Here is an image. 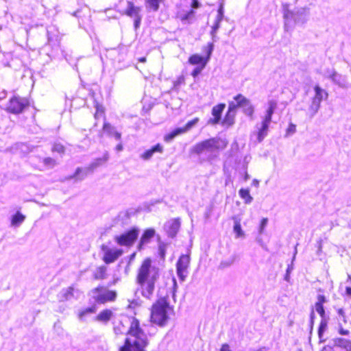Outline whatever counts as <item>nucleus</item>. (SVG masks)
<instances>
[{"instance_id": "f257e3e1", "label": "nucleus", "mask_w": 351, "mask_h": 351, "mask_svg": "<svg viewBox=\"0 0 351 351\" xmlns=\"http://www.w3.org/2000/svg\"><path fill=\"white\" fill-rule=\"evenodd\" d=\"M160 277L159 267L151 257L144 258L136 270L135 282L141 295L151 299Z\"/></svg>"}, {"instance_id": "f03ea898", "label": "nucleus", "mask_w": 351, "mask_h": 351, "mask_svg": "<svg viewBox=\"0 0 351 351\" xmlns=\"http://www.w3.org/2000/svg\"><path fill=\"white\" fill-rule=\"evenodd\" d=\"M125 334L124 343L119 347L118 351H146L149 341L138 319L132 317Z\"/></svg>"}, {"instance_id": "7ed1b4c3", "label": "nucleus", "mask_w": 351, "mask_h": 351, "mask_svg": "<svg viewBox=\"0 0 351 351\" xmlns=\"http://www.w3.org/2000/svg\"><path fill=\"white\" fill-rule=\"evenodd\" d=\"M233 99L234 101L228 103V110L221 121V125L226 128H230L234 124L237 110L239 108L243 109L245 114L251 119L253 118L254 108L248 99L242 94H237Z\"/></svg>"}, {"instance_id": "20e7f679", "label": "nucleus", "mask_w": 351, "mask_h": 351, "mask_svg": "<svg viewBox=\"0 0 351 351\" xmlns=\"http://www.w3.org/2000/svg\"><path fill=\"white\" fill-rule=\"evenodd\" d=\"M167 296L158 298L150 308L149 322L160 327L165 326L169 319V312L172 311Z\"/></svg>"}, {"instance_id": "39448f33", "label": "nucleus", "mask_w": 351, "mask_h": 351, "mask_svg": "<svg viewBox=\"0 0 351 351\" xmlns=\"http://www.w3.org/2000/svg\"><path fill=\"white\" fill-rule=\"evenodd\" d=\"M228 142L220 137H212L195 143L191 149V154L200 155L206 152L221 151L226 149Z\"/></svg>"}, {"instance_id": "423d86ee", "label": "nucleus", "mask_w": 351, "mask_h": 351, "mask_svg": "<svg viewBox=\"0 0 351 351\" xmlns=\"http://www.w3.org/2000/svg\"><path fill=\"white\" fill-rule=\"evenodd\" d=\"M92 298L97 304L114 302L117 298L116 290L109 289L104 285H99L90 291Z\"/></svg>"}, {"instance_id": "0eeeda50", "label": "nucleus", "mask_w": 351, "mask_h": 351, "mask_svg": "<svg viewBox=\"0 0 351 351\" xmlns=\"http://www.w3.org/2000/svg\"><path fill=\"white\" fill-rule=\"evenodd\" d=\"M30 105L27 97L13 95L11 97L5 107V110L10 114H19L23 113Z\"/></svg>"}, {"instance_id": "6e6552de", "label": "nucleus", "mask_w": 351, "mask_h": 351, "mask_svg": "<svg viewBox=\"0 0 351 351\" xmlns=\"http://www.w3.org/2000/svg\"><path fill=\"white\" fill-rule=\"evenodd\" d=\"M214 45L212 43H208L203 47L204 55L200 56L197 53H194L189 57L188 62L196 66L205 67L209 61L212 52L213 51Z\"/></svg>"}, {"instance_id": "1a4fd4ad", "label": "nucleus", "mask_w": 351, "mask_h": 351, "mask_svg": "<svg viewBox=\"0 0 351 351\" xmlns=\"http://www.w3.org/2000/svg\"><path fill=\"white\" fill-rule=\"evenodd\" d=\"M139 234V229L132 227L123 233L114 237V241L120 246L131 247L134 245Z\"/></svg>"}, {"instance_id": "9d476101", "label": "nucleus", "mask_w": 351, "mask_h": 351, "mask_svg": "<svg viewBox=\"0 0 351 351\" xmlns=\"http://www.w3.org/2000/svg\"><path fill=\"white\" fill-rule=\"evenodd\" d=\"M103 252L102 261L106 264H110L115 262L123 254L121 248H110L106 245H101L100 247Z\"/></svg>"}, {"instance_id": "9b49d317", "label": "nucleus", "mask_w": 351, "mask_h": 351, "mask_svg": "<svg viewBox=\"0 0 351 351\" xmlns=\"http://www.w3.org/2000/svg\"><path fill=\"white\" fill-rule=\"evenodd\" d=\"M190 265V256L188 254L181 255L176 263V271L178 277L181 280H184L187 269Z\"/></svg>"}, {"instance_id": "f8f14e48", "label": "nucleus", "mask_w": 351, "mask_h": 351, "mask_svg": "<svg viewBox=\"0 0 351 351\" xmlns=\"http://www.w3.org/2000/svg\"><path fill=\"white\" fill-rule=\"evenodd\" d=\"M108 159V154H105L103 157H101L100 158H97L95 164L91 167H89L85 169H83L80 167L77 168L73 177L77 180L84 179L86 176H87L88 173H90V171H93L94 167H95L97 165H104V163H106L107 162Z\"/></svg>"}, {"instance_id": "ddd939ff", "label": "nucleus", "mask_w": 351, "mask_h": 351, "mask_svg": "<svg viewBox=\"0 0 351 351\" xmlns=\"http://www.w3.org/2000/svg\"><path fill=\"white\" fill-rule=\"evenodd\" d=\"M156 234V230L149 228L145 229L141 234L139 242L137 245V249L141 251L144 249L145 246L149 243Z\"/></svg>"}, {"instance_id": "4468645a", "label": "nucleus", "mask_w": 351, "mask_h": 351, "mask_svg": "<svg viewBox=\"0 0 351 351\" xmlns=\"http://www.w3.org/2000/svg\"><path fill=\"white\" fill-rule=\"evenodd\" d=\"M226 108L224 103H220L214 106L211 110L213 118L208 120V123L211 125H217L221 121V114Z\"/></svg>"}, {"instance_id": "2eb2a0df", "label": "nucleus", "mask_w": 351, "mask_h": 351, "mask_svg": "<svg viewBox=\"0 0 351 351\" xmlns=\"http://www.w3.org/2000/svg\"><path fill=\"white\" fill-rule=\"evenodd\" d=\"M180 228V220L179 218L171 219L167 226V232L171 237H174L178 232Z\"/></svg>"}, {"instance_id": "dca6fc26", "label": "nucleus", "mask_w": 351, "mask_h": 351, "mask_svg": "<svg viewBox=\"0 0 351 351\" xmlns=\"http://www.w3.org/2000/svg\"><path fill=\"white\" fill-rule=\"evenodd\" d=\"M113 317V312L110 308H105L101 311L95 317L97 322L107 324Z\"/></svg>"}, {"instance_id": "f3484780", "label": "nucleus", "mask_w": 351, "mask_h": 351, "mask_svg": "<svg viewBox=\"0 0 351 351\" xmlns=\"http://www.w3.org/2000/svg\"><path fill=\"white\" fill-rule=\"evenodd\" d=\"M162 152H163L162 145H161L160 143H157L156 145H155L150 149L144 152L141 154V157L142 159L147 160L150 159L155 152L162 153Z\"/></svg>"}, {"instance_id": "a211bd4d", "label": "nucleus", "mask_w": 351, "mask_h": 351, "mask_svg": "<svg viewBox=\"0 0 351 351\" xmlns=\"http://www.w3.org/2000/svg\"><path fill=\"white\" fill-rule=\"evenodd\" d=\"M102 131L109 136H114L117 140H119L121 138V134L116 131L114 127L108 122H104Z\"/></svg>"}, {"instance_id": "6ab92c4d", "label": "nucleus", "mask_w": 351, "mask_h": 351, "mask_svg": "<svg viewBox=\"0 0 351 351\" xmlns=\"http://www.w3.org/2000/svg\"><path fill=\"white\" fill-rule=\"evenodd\" d=\"M107 271V267L105 265L97 267L93 274V278L95 280H104L106 279L108 277Z\"/></svg>"}, {"instance_id": "aec40b11", "label": "nucleus", "mask_w": 351, "mask_h": 351, "mask_svg": "<svg viewBox=\"0 0 351 351\" xmlns=\"http://www.w3.org/2000/svg\"><path fill=\"white\" fill-rule=\"evenodd\" d=\"M317 301L315 304L316 311L319 313L322 318H325V310L324 304L326 302V297L324 295H318Z\"/></svg>"}, {"instance_id": "412c9836", "label": "nucleus", "mask_w": 351, "mask_h": 351, "mask_svg": "<svg viewBox=\"0 0 351 351\" xmlns=\"http://www.w3.org/2000/svg\"><path fill=\"white\" fill-rule=\"evenodd\" d=\"M270 122L263 120L261 123V127L257 132V141L261 143L265 138L267 134L269 125Z\"/></svg>"}, {"instance_id": "4be33fe9", "label": "nucleus", "mask_w": 351, "mask_h": 351, "mask_svg": "<svg viewBox=\"0 0 351 351\" xmlns=\"http://www.w3.org/2000/svg\"><path fill=\"white\" fill-rule=\"evenodd\" d=\"M139 12L140 8L135 6L133 2L128 1V7L125 10V14L127 16L136 18L141 16Z\"/></svg>"}, {"instance_id": "5701e85b", "label": "nucleus", "mask_w": 351, "mask_h": 351, "mask_svg": "<svg viewBox=\"0 0 351 351\" xmlns=\"http://www.w3.org/2000/svg\"><path fill=\"white\" fill-rule=\"evenodd\" d=\"M315 95L313 98L316 99V100L322 102V100L326 99L328 97V92L322 88L319 85H315L314 86Z\"/></svg>"}, {"instance_id": "b1692460", "label": "nucleus", "mask_w": 351, "mask_h": 351, "mask_svg": "<svg viewBox=\"0 0 351 351\" xmlns=\"http://www.w3.org/2000/svg\"><path fill=\"white\" fill-rule=\"evenodd\" d=\"M334 344L336 347L351 351V341L343 338H337L334 340Z\"/></svg>"}, {"instance_id": "393cba45", "label": "nucleus", "mask_w": 351, "mask_h": 351, "mask_svg": "<svg viewBox=\"0 0 351 351\" xmlns=\"http://www.w3.org/2000/svg\"><path fill=\"white\" fill-rule=\"evenodd\" d=\"M268 108L266 112V114L263 119V120L269 121L271 123L272 115L274 112V110H276L277 107V102L274 100H271L268 103Z\"/></svg>"}, {"instance_id": "a878e982", "label": "nucleus", "mask_w": 351, "mask_h": 351, "mask_svg": "<svg viewBox=\"0 0 351 351\" xmlns=\"http://www.w3.org/2000/svg\"><path fill=\"white\" fill-rule=\"evenodd\" d=\"M165 1V0H145V3L147 9L157 12L160 8V5Z\"/></svg>"}, {"instance_id": "bb28decb", "label": "nucleus", "mask_w": 351, "mask_h": 351, "mask_svg": "<svg viewBox=\"0 0 351 351\" xmlns=\"http://www.w3.org/2000/svg\"><path fill=\"white\" fill-rule=\"evenodd\" d=\"M232 219L234 220V227L233 230L236 234L237 238H241L245 237V233L242 230L241 224L240 219L237 218V217H233Z\"/></svg>"}, {"instance_id": "cd10ccee", "label": "nucleus", "mask_w": 351, "mask_h": 351, "mask_svg": "<svg viewBox=\"0 0 351 351\" xmlns=\"http://www.w3.org/2000/svg\"><path fill=\"white\" fill-rule=\"evenodd\" d=\"M184 133H185V132H184V130H183L182 127L176 128V129L173 130L171 132H170L169 133L165 135L164 141L166 142H169L172 139H173L176 136L182 134H184Z\"/></svg>"}, {"instance_id": "c85d7f7f", "label": "nucleus", "mask_w": 351, "mask_h": 351, "mask_svg": "<svg viewBox=\"0 0 351 351\" xmlns=\"http://www.w3.org/2000/svg\"><path fill=\"white\" fill-rule=\"evenodd\" d=\"M321 106V102L316 100V99L312 98L311 103L308 108V113L310 116L315 115L319 110Z\"/></svg>"}, {"instance_id": "c756f323", "label": "nucleus", "mask_w": 351, "mask_h": 351, "mask_svg": "<svg viewBox=\"0 0 351 351\" xmlns=\"http://www.w3.org/2000/svg\"><path fill=\"white\" fill-rule=\"evenodd\" d=\"M51 150L53 153L64 155L66 152V147L62 143L55 142L53 143Z\"/></svg>"}, {"instance_id": "7c9ffc66", "label": "nucleus", "mask_w": 351, "mask_h": 351, "mask_svg": "<svg viewBox=\"0 0 351 351\" xmlns=\"http://www.w3.org/2000/svg\"><path fill=\"white\" fill-rule=\"evenodd\" d=\"M25 219V216L21 212L17 211L11 219V224L14 226H17L21 224Z\"/></svg>"}, {"instance_id": "2f4dec72", "label": "nucleus", "mask_w": 351, "mask_h": 351, "mask_svg": "<svg viewBox=\"0 0 351 351\" xmlns=\"http://www.w3.org/2000/svg\"><path fill=\"white\" fill-rule=\"evenodd\" d=\"M239 194L241 198H242L245 204H250L252 202L253 198L250 195V190L248 189H241L239 191Z\"/></svg>"}, {"instance_id": "473e14b6", "label": "nucleus", "mask_w": 351, "mask_h": 351, "mask_svg": "<svg viewBox=\"0 0 351 351\" xmlns=\"http://www.w3.org/2000/svg\"><path fill=\"white\" fill-rule=\"evenodd\" d=\"M95 108L96 109V111L94 114L95 119H98L100 117H104V119H106L104 107L98 102H96L95 104Z\"/></svg>"}, {"instance_id": "72a5a7b5", "label": "nucleus", "mask_w": 351, "mask_h": 351, "mask_svg": "<svg viewBox=\"0 0 351 351\" xmlns=\"http://www.w3.org/2000/svg\"><path fill=\"white\" fill-rule=\"evenodd\" d=\"M199 119L198 117H195L193 119L189 121L184 126H182L185 133L191 130L195 125L199 123Z\"/></svg>"}, {"instance_id": "f704fd0d", "label": "nucleus", "mask_w": 351, "mask_h": 351, "mask_svg": "<svg viewBox=\"0 0 351 351\" xmlns=\"http://www.w3.org/2000/svg\"><path fill=\"white\" fill-rule=\"evenodd\" d=\"M295 14L291 10H286L284 12V19L287 21L291 20H293L294 21H295L296 20L295 19Z\"/></svg>"}, {"instance_id": "c9c22d12", "label": "nucleus", "mask_w": 351, "mask_h": 351, "mask_svg": "<svg viewBox=\"0 0 351 351\" xmlns=\"http://www.w3.org/2000/svg\"><path fill=\"white\" fill-rule=\"evenodd\" d=\"M195 14V12L193 9H191L189 12H187L185 14L181 16L180 17V19L182 21H188L189 19H191Z\"/></svg>"}, {"instance_id": "e433bc0d", "label": "nucleus", "mask_w": 351, "mask_h": 351, "mask_svg": "<svg viewBox=\"0 0 351 351\" xmlns=\"http://www.w3.org/2000/svg\"><path fill=\"white\" fill-rule=\"evenodd\" d=\"M326 326H327V322H326L325 318H322V319L319 324V328H318V335H319V337H322L324 331L326 328Z\"/></svg>"}, {"instance_id": "4c0bfd02", "label": "nucleus", "mask_w": 351, "mask_h": 351, "mask_svg": "<svg viewBox=\"0 0 351 351\" xmlns=\"http://www.w3.org/2000/svg\"><path fill=\"white\" fill-rule=\"evenodd\" d=\"M296 131V125L293 123H289L286 130V136L294 134Z\"/></svg>"}, {"instance_id": "58836bf2", "label": "nucleus", "mask_w": 351, "mask_h": 351, "mask_svg": "<svg viewBox=\"0 0 351 351\" xmlns=\"http://www.w3.org/2000/svg\"><path fill=\"white\" fill-rule=\"evenodd\" d=\"M43 163L47 166L53 167L56 165V160L51 157H47L44 158Z\"/></svg>"}, {"instance_id": "ea45409f", "label": "nucleus", "mask_w": 351, "mask_h": 351, "mask_svg": "<svg viewBox=\"0 0 351 351\" xmlns=\"http://www.w3.org/2000/svg\"><path fill=\"white\" fill-rule=\"evenodd\" d=\"M75 289L73 287L71 286L68 287L64 293L65 297L67 298L69 297H73L74 294Z\"/></svg>"}, {"instance_id": "a19ab883", "label": "nucleus", "mask_w": 351, "mask_h": 351, "mask_svg": "<svg viewBox=\"0 0 351 351\" xmlns=\"http://www.w3.org/2000/svg\"><path fill=\"white\" fill-rule=\"evenodd\" d=\"M267 218H263L261 221V223H260V230H259V232L261 233H262L265 228V226H267Z\"/></svg>"}, {"instance_id": "79ce46f5", "label": "nucleus", "mask_w": 351, "mask_h": 351, "mask_svg": "<svg viewBox=\"0 0 351 351\" xmlns=\"http://www.w3.org/2000/svg\"><path fill=\"white\" fill-rule=\"evenodd\" d=\"M205 67L196 66V68L191 73L192 76L196 77L197 75H199L201 73L202 70Z\"/></svg>"}, {"instance_id": "37998d69", "label": "nucleus", "mask_w": 351, "mask_h": 351, "mask_svg": "<svg viewBox=\"0 0 351 351\" xmlns=\"http://www.w3.org/2000/svg\"><path fill=\"white\" fill-rule=\"evenodd\" d=\"M165 247H166V245L164 243L159 245L160 254L161 255L162 257H164L165 255V252H166Z\"/></svg>"}, {"instance_id": "c03bdc74", "label": "nucleus", "mask_w": 351, "mask_h": 351, "mask_svg": "<svg viewBox=\"0 0 351 351\" xmlns=\"http://www.w3.org/2000/svg\"><path fill=\"white\" fill-rule=\"evenodd\" d=\"M141 21V16L134 18V26L135 29H138L140 26Z\"/></svg>"}, {"instance_id": "a18cd8bd", "label": "nucleus", "mask_w": 351, "mask_h": 351, "mask_svg": "<svg viewBox=\"0 0 351 351\" xmlns=\"http://www.w3.org/2000/svg\"><path fill=\"white\" fill-rule=\"evenodd\" d=\"M338 314L339 315H340L341 317H343V320L345 323L347 322V319H346V315H345V311L343 308H339L338 310Z\"/></svg>"}, {"instance_id": "49530a36", "label": "nucleus", "mask_w": 351, "mask_h": 351, "mask_svg": "<svg viewBox=\"0 0 351 351\" xmlns=\"http://www.w3.org/2000/svg\"><path fill=\"white\" fill-rule=\"evenodd\" d=\"M114 332H115V336H114V337L113 339V341H114V343L117 345L119 343V337L118 333L117 332V328H114Z\"/></svg>"}, {"instance_id": "de8ad7c7", "label": "nucleus", "mask_w": 351, "mask_h": 351, "mask_svg": "<svg viewBox=\"0 0 351 351\" xmlns=\"http://www.w3.org/2000/svg\"><path fill=\"white\" fill-rule=\"evenodd\" d=\"M199 7V3L197 0H192L191 2V8H198Z\"/></svg>"}, {"instance_id": "09e8293b", "label": "nucleus", "mask_w": 351, "mask_h": 351, "mask_svg": "<svg viewBox=\"0 0 351 351\" xmlns=\"http://www.w3.org/2000/svg\"><path fill=\"white\" fill-rule=\"evenodd\" d=\"M95 311H96V309H95V306H90V307H88V308H85V312H87V314L88 313H93L95 312Z\"/></svg>"}, {"instance_id": "8fccbe9b", "label": "nucleus", "mask_w": 351, "mask_h": 351, "mask_svg": "<svg viewBox=\"0 0 351 351\" xmlns=\"http://www.w3.org/2000/svg\"><path fill=\"white\" fill-rule=\"evenodd\" d=\"M220 351H231V350L230 349V346L228 344L224 343L221 346Z\"/></svg>"}, {"instance_id": "3c124183", "label": "nucleus", "mask_w": 351, "mask_h": 351, "mask_svg": "<svg viewBox=\"0 0 351 351\" xmlns=\"http://www.w3.org/2000/svg\"><path fill=\"white\" fill-rule=\"evenodd\" d=\"M339 333L342 335H348L349 334V331L348 330H346V329H343V328H341L339 330Z\"/></svg>"}, {"instance_id": "603ef678", "label": "nucleus", "mask_w": 351, "mask_h": 351, "mask_svg": "<svg viewBox=\"0 0 351 351\" xmlns=\"http://www.w3.org/2000/svg\"><path fill=\"white\" fill-rule=\"evenodd\" d=\"M218 12H219V21H221V20L222 19V17H223V8L222 7L219 8V10H218Z\"/></svg>"}, {"instance_id": "864d4df0", "label": "nucleus", "mask_w": 351, "mask_h": 351, "mask_svg": "<svg viewBox=\"0 0 351 351\" xmlns=\"http://www.w3.org/2000/svg\"><path fill=\"white\" fill-rule=\"evenodd\" d=\"M331 347L328 346H324L320 351H331Z\"/></svg>"}, {"instance_id": "5fc2aeb1", "label": "nucleus", "mask_w": 351, "mask_h": 351, "mask_svg": "<svg viewBox=\"0 0 351 351\" xmlns=\"http://www.w3.org/2000/svg\"><path fill=\"white\" fill-rule=\"evenodd\" d=\"M116 149L117 151H119V152L122 151L123 150V145L121 143L117 145Z\"/></svg>"}, {"instance_id": "6e6d98bb", "label": "nucleus", "mask_w": 351, "mask_h": 351, "mask_svg": "<svg viewBox=\"0 0 351 351\" xmlns=\"http://www.w3.org/2000/svg\"><path fill=\"white\" fill-rule=\"evenodd\" d=\"M86 314H87V312H85V309H84L83 311H82L79 313V317H82Z\"/></svg>"}, {"instance_id": "4d7b16f0", "label": "nucleus", "mask_w": 351, "mask_h": 351, "mask_svg": "<svg viewBox=\"0 0 351 351\" xmlns=\"http://www.w3.org/2000/svg\"><path fill=\"white\" fill-rule=\"evenodd\" d=\"M146 60H147V59H146V58H145V57H141V58H139L138 59V61L139 62H142V63L145 62H146Z\"/></svg>"}, {"instance_id": "13d9d810", "label": "nucleus", "mask_w": 351, "mask_h": 351, "mask_svg": "<svg viewBox=\"0 0 351 351\" xmlns=\"http://www.w3.org/2000/svg\"><path fill=\"white\" fill-rule=\"evenodd\" d=\"M136 253L134 252L132 254L130 255V261H132L136 257Z\"/></svg>"}, {"instance_id": "bf43d9fd", "label": "nucleus", "mask_w": 351, "mask_h": 351, "mask_svg": "<svg viewBox=\"0 0 351 351\" xmlns=\"http://www.w3.org/2000/svg\"><path fill=\"white\" fill-rule=\"evenodd\" d=\"M346 292L348 295H351V287H346Z\"/></svg>"}, {"instance_id": "052dcab7", "label": "nucleus", "mask_w": 351, "mask_h": 351, "mask_svg": "<svg viewBox=\"0 0 351 351\" xmlns=\"http://www.w3.org/2000/svg\"><path fill=\"white\" fill-rule=\"evenodd\" d=\"M219 22L220 21H219V19H217V21L216 24L213 27L214 30H216L219 27Z\"/></svg>"}, {"instance_id": "680f3d73", "label": "nucleus", "mask_w": 351, "mask_h": 351, "mask_svg": "<svg viewBox=\"0 0 351 351\" xmlns=\"http://www.w3.org/2000/svg\"><path fill=\"white\" fill-rule=\"evenodd\" d=\"M311 319H313V316H314L313 312L311 313Z\"/></svg>"}, {"instance_id": "e2e57ef3", "label": "nucleus", "mask_w": 351, "mask_h": 351, "mask_svg": "<svg viewBox=\"0 0 351 351\" xmlns=\"http://www.w3.org/2000/svg\"><path fill=\"white\" fill-rule=\"evenodd\" d=\"M245 180H247V179H248V176H247V175H246V176H245Z\"/></svg>"}, {"instance_id": "0e129e2a", "label": "nucleus", "mask_w": 351, "mask_h": 351, "mask_svg": "<svg viewBox=\"0 0 351 351\" xmlns=\"http://www.w3.org/2000/svg\"><path fill=\"white\" fill-rule=\"evenodd\" d=\"M256 351H263V348H260V349H258V350H256Z\"/></svg>"}, {"instance_id": "69168bd1", "label": "nucleus", "mask_w": 351, "mask_h": 351, "mask_svg": "<svg viewBox=\"0 0 351 351\" xmlns=\"http://www.w3.org/2000/svg\"><path fill=\"white\" fill-rule=\"evenodd\" d=\"M348 278L351 281V276H348Z\"/></svg>"}, {"instance_id": "338daca9", "label": "nucleus", "mask_w": 351, "mask_h": 351, "mask_svg": "<svg viewBox=\"0 0 351 351\" xmlns=\"http://www.w3.org/2000/svg\"><path fill=\"white\" fill-rule=\"evenodd\" d=\"M299 351H301V350H299Z\"/></svg>"}]
</instances>
